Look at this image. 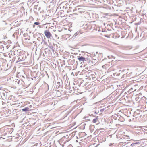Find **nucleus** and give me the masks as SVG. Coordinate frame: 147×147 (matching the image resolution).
<instances>
[{"instance_id": "31", "label": "nucleus", "mask_w": 147, "mask_h": 147, "mask_svg": "<svg viewBox=\"0 0 147 147\" xmlns=\"http://www.w3.org/2000/svg\"><path fill=\"white\" fill-rule=\"evenodd\" d=\"M80 9H79V8H78V10H80Z\"/></svg>"}, {"instance_id": "22", "label": "nucleus", "mask_w": 147, "mask_h": 147, "mask_svg": "<svg viewBox=\"0 0 147 147\" xmlns=\"http://www.w3.org/2000/svg\"><path fill=\"white\" fill-rule=\"evenodd\" d=\"M9 46H10V45H8L7 46H6L7 48V49L9 47Z\"/></svg>"}, {"instance_id": "27", "label": "nucleus", "mask_w": 147, "mask_h": 147, "mask_svg": "<svg viewBox=\"0 0 147 147\" xmlns=\"http://www.w3.org/2000/svg\"><path fill=\"white\" fill-rule=\"evenodd\" d=\"M34 27H35V25H33V28H34Z\"/></svg>"}, {"instance_id": "10", "label": "nucleus", "mask_w": 147, "mask_h": 147, "mask_svg": "<svg viewBox=\"0 0 147 147\" xmlns=\"http://www.w3.org/2000/svg\"><path fill=\"white\" fill-rule=\"evenodd\" d=\"M6 95H5V94L4 93H2L1 94V95H0V98H2L3 99L5 98Z\"/></svg>"}, {"instance_id": "32", "label": "nucleus", "mask_w": 147, "mask_h": 147, "mask_svg": "<svg viewBox=\"0 0 147 147\" xmlns=\"http://www.w3.org/2000/svg\"><path fill=\"white\" fill-rule=\"evenodd\" d=\"M92 115H92H92H92Z\"/></svg>"}, {"instance_id": "19", "label": "nucleus", "mask_w": 147, "mask_h": 147, "mask_svg": "<svg viewBox=\"0 0 147 147\" xmlns=\"http://www.w3.org/2000/svg\"><path fill=\"white\" fill-rule=\"evenodd\" d=\"M1 104H2V105H5V103L3 102L2 101L1 102Z\"/></svg>"}, {"instance_id": "20", "label": "nucleus", "mask_w": 147, "mask_h": 147, "mask_svg": "<svg viewBox=\"0 0 147 147\" xmlns=\"http://www.w3.org/2000/svg\"><path fill=\"white\" fill-rule=\"evenodd\" d=\"M114 119L116 120L117 119V117H116V116L115 115L114 117Z\"/></svg>"}, {"instance_id": "28", "label": "nucleus", "mask_w": 147, "mask_h": 147, "mask_svg": "<svg viewBox=\"0 0 147 147\" xmlns=\"http://www.w3.org/2000/svg\"><path fill=\"white\" fill-rule=\"evenodd\" d=\"M103 109H102L100 111H103Z\"/></svg>"}, {"instance_id": "2", "label": "nucleus", "mask_w": 147, "mask_h": 147, "mask_svg": "<svg viewBox=\"0 0 147 147\" xmlns=\"http://www.w3.org/2000/svg\"><path fill=\"white\" fill-rule=\"evenodd\" d=\"M99 55V54L97 52H96V53H94L92 55L91 57L92 60V62L93 63H96L98 59Z\"/></svg>"}, {"instance_id": "3", "label": "nucleus", "mask_w": 147, "mask_h": 147, "mask_svg": "<svg viewBox=\"0 0 147 147\" xmlns=\"http://www.w3.org/2000/svg\"><path fill=\"white\" fill-rule=\"evenodd\" d=\"M44 33L46 38L48 39L50 38L51 34L50 32L48 30H46L44 31Z\"/></svg>"}, {"instance_id": "29", "label": "nucleus", "mask_w": 147, "mask_h": 147, "mask_svg": "<svg viewBox=\"0 0 147 147\" xmlns=\"http://www.w3.org/2000/svg\"><path fill=\"white\" fill-rule=\"evenodd\" d=\"M116 116H117V117H118V115H115Z\"/></svg>"}, {"instance_id": "12", "label": "nucleus", "mask_w": 147, "mask_h": 147, "mask_svg": "<svg viewBox=\"0 0 147 147\" xmlns=\"http://www.w3.org/2000/svg\"><path fill=\"white\" fill-rule=\"evenodd\" d=\"M94 116L96 117V118H95L92 121V122L94 123H96L98 119V116Z\"/></svg>"}, {"instance_id": "5", "label": "nucleus", "mask_w": 147, "mask_h": 147, "mask_svg": "<svg viewBox=\"0 0 147 147\" xmlns=\"http://www.w3.org/2000/svg\"><path fill=\"white\" fill-rule=\"evenodd\" d=\"M87 74L88 75H86V77H87V79H90L91 78H92V74H91V73L89 72H87Z\"/></svg>"}, {"instance_id": "13", "label": "nucleus", "mask_w": 147, "mask_h": 147, "mask_svg": "<svg viewBox=\"0 0 147 147\" xmlns=\"http://www.w3.org/2000/svg\"><path fill=\"white\" fill-rule=\"evenodd\" d=\"M96 74L95 73H94V74H92V79L93 80H95L96 79Z\"/></svg>"}, {"instance_id": "25", "label": "nucleus", "mask_w": 147, "mask_h": 147, "mask_svg": "<svg viewBox=\"0 0 147 147\" xmlns=\"http://www.w3.org/2000/svg\"><path fill=\"white\" fill-rule=\"evenodd\" d=\"M3 139L2 137H0V139Z\"/></svg>"}, {"instance_id": "24", "label": "nucleus", "mask_w": 147, "mask_h": 147, "mask_svg": "<svg viewBox=\"0 0 147 147\" xmlns=\"http://www.w3.org/2000/svg\"><path fill=\"white\" fill-rule=\"evenodd\" d=\"M2 88V87L1 86H0V90H1Z\"/></svg>"}, {"instance_id": "11", "label": "nucleus", "mask_w": 147, "mask_h": 147, "mask_svg": "<svg viewBox=\"0 0 147 147\" xmlns=\"http://www.w3.org/2000/svg\"><path fill=\"white\" fill-rule=\"evenodd\" d=\"M61 87V84L60 82H57L56 86V88H57V89H59V88H60Z\"/></svg>"}, {"instance_id": "9", "label": "nucleus", "mask_w": 147, "mask_h": 147, "mask_svg": "<svg viewBox=\"0 0 147 147\" xmlns=\"http://www.w3.org/2000/svg\"><path fill=\"white\" fill-rule=\"evenodd\" d=\"M4 50L3 46L2 45H0V53H2L3 51Z\"/></svg>"}, {"instance_id": "7", "label": "nucleus", "mask_w": 147, "mask_h": 147, "mask_svg": "<svg viewBox=\"0 0 147 147\" xmlns=\"http://www.w3.org/2000/svg\"><path fill=\"white\" fill-rule=\"evenodd\" d=\"M6 94L5 99L8 100H11L12 97V95L9 96L7 93H6Z\"/></svg>"}, {"instance_id": "23", "label": "nucleus", "mask_w": 147, "mask_h": 147, "mask_svg": "<svg viewBox=\"0 0 147 147\" xmlns=\"http://www.w3.org/2000/svg\"><path fill=\"white\" fill-rule=\"evenodd\" d=\"M98 112H96V111H95L94 112V113L95 114H98Z\"/></svg>"}, {"instance_id": "4", "label": "nucleus", "mask_w": 147, "mask_h": 147, "mask_svg": "<svg viewBox=\"0 0 147 147\" xmlns=\"http://www.w3.org/2000/svg\"><path fill=\"white\" fill-rule=\"evenodd\" d=\"M78 59L79 60V61L80 62H84V57H82V56H78Z\"/></svg>"}, {"instance_id": "17", "label": "nucleus", "mask_w": 147, "mask_h": 147, "mask_svg": "<svg viewBox=\"0 0 147 147\" xmlns=\"http://www.w3.org/2000/svg\"><path fill=\"white\" fill-rule=\"evenodd\" d=\"M40 24V23L39 22H35L34 23V25H38Z\"/></svg>"}, {"instance_id": "6", "label": "nucleus", "mask_w": 147, "mask_h": 147, "mask_svg": "<svg viewBox=\"0 0 147 147\" xmlns=\"http://www.w3.org/2000/svg\"><path fill=\"white\" fill-rule=\"evenodd\" d=\"M136 89L135 88V86H134L133 87L130 88L128 91V92H131L134 91H136Z\"/></svg>"}, {"instance_id": "21", "label": "nucleus", "mask_w": 147, "mask_h": 147, "mask_svg": "<svg viewBox=\"0 0 147 147\" xmlns=\"http://www.w3.org/2000/svg\"><path fill=\"white\" fill-rule=\"evenodd\" d=\"M1 107H2V108H5L6 107L4 105H2L1 106Z\"/></svg>"}, {"instance_id": "16", "label": "nucleus", "mask_w": 147, "mask_h": 147, "mask_svg": "<svg viewBox=\"0 0 147 147\" xmlns=\"http://www.w3.org/2000/svg\"><path fill=\"white\" fill-rule=\"evenodd\" d=\"M120 121H123V118L122 117H120L119 118V119Z\"/></svg>"}, {"instance_id": "18", "label": "nucleus", "mask_w": 147, "mask_h": 147, "mask_svg": "<svg viewBox=\"0 0 147 147\" xmlns=\"http://www.w3.org/2000/svg\"><path fill=\"white\" fill-rule=\"evenodd\" d=\"M22 81L21 80V81H20V80H19L17 82V83L18 84H20V82H22Z\"/></svg>"}, {"instance_id": "30", "label": "nucleus", "mask_w": 147, "mask_h": 147, "mask_svg": "<svg viewBox=\"0 0 147 147\" xmlns=\"http://www.w3.org/2000/svg\"><path fill=\"white\" fill-rule=\"evenodd\" d=\"M108 58H109V56H108Z\"/></svg>"}, {"instance_id": "14", "label": "nucleus", "mask_w": 147, "mask_h": 147, "mask_svg": "<svg viewBox=\"0 0 147 147\" xmlns=\"http://www.w3.org/2000/svg\"><path fill=\"white\" fill-rule=\"evenodd\" d=\"M22 110L23 111H28L29 110V108L28 107H26L22 109Z\"/></svg>"}, {"instance_id": "15", "label": "nucleus", "mask_w": 147, "mask_h": 147, "mask_svg": "<svg viewBox=\"0 0 147 147\" xmlns=\"http://www.w3.org/2000/svg\"><path fill=\"white\" fill-rule=\"evenodd\" d=\"M43 42L44 45H46V46H47L48 45L47 42H46L45 41L43 40H42V41L41 42V43H42Z\"/></svg>"}, {"instance_id": "1", "label": "nucleus", "mask_w": 147, "mask_h": 147, "mask_svg": "<svg viewBox=\"0 0 147 147\" xmlns=\"http://www.w3.org/2000/svg\"><path fill=\"white\" fill-rule=\"evenodd\" d=\"M15 59H18V60L16 61L17 63L18 62L24 61L26 58V56L24 54L19 55L18 56L15 57Z\"/></svg>"}, {"instance_id": "8", "label": "nucleus", "mask_w": 147, "mask_h": 147, "mask_svg": "<svg viewBox=\"0 0 147 147\" xmlns=\"http://www.w3.org/2000/svg\"><path fill=\"white\" fill-rule=\"evenodd\" d=\"M90 59L88 58H85L84 59V63H89L90 61Z\"/></svg>"}, {"instance_id": "26", "label": "nucleus", "mask_w": 147, "mask_h": 147, "mask_svg": "<svg viewBox=\"0 0 147 147\" xmlns=\"http://www.w3.org/2000/svg\"><path fill=\"white\" fill-rule=\"evenodd\" d=\"M75 35V36H76V35H77V33H75V34H74Z\"/></svg>"}]
</instances>
